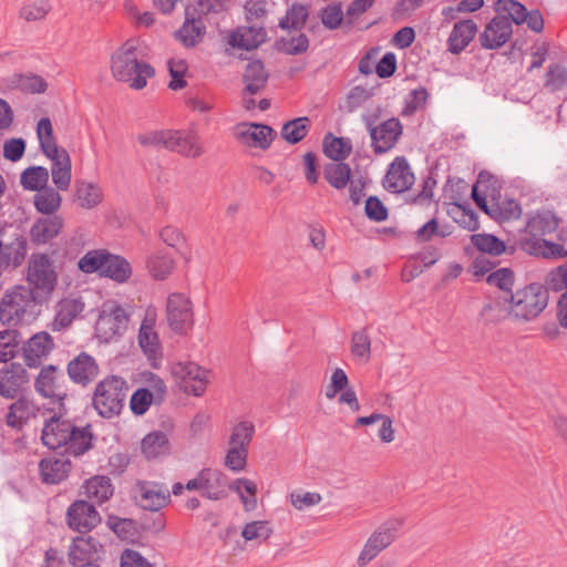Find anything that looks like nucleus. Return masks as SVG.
<instances>
[{"label": "nucleus", "mask_w": 567, "mask_h": 567, "mask_svg": "<svg viewBox=\"0 0 567 567\" xmlns=\"http://www.w3.org/2000/svg\"><path fill=\"white\" fill-rule=\"evenodd\" d=\"M165 148L189 158L199 157L204 153L198 136L192 131L168 130Z\"/></svg>", "instance_id": "obj_23"}, {"label": "nucleus", "mask_w": 567, "mask_h": 567, "mask_svg": "<svg viewBox=\"0 0 567 567\" xmlns=\"http://www.w3.org/2000/svg\"><path fill=\"white\" fill-rule=\"evenodd\" d=\"M128 316L121 306L103 310L96 321V330L105 340L122 336L127 329Z\"/></svg>", "instance_id": "obj_22"}, {"label": "nucleus", "mask_w": 567, "mask_h": 567, "mask_svg": "<svg viewBox=\"0 0 567 567\" xmlns=\"http://www.w3.org/2000/svg\"><path fill=\"white\" fill-rule=\"evenodd\" d=\"M278 49L289 55H298L305 53L309 48V39L306 34L300 33L299 35L285 39L281 38L278 41Z\"/></svg>", "instance_id": "obj_62"}, {"label": "nucleus", "mask_w": 567, "mask_h": 567, "mask_svg": "<svg viewBox=\"0 0 567 567\" xmlns=\"http://www.w3.org/2000/svg\"><path fill=\"white\" fill-rule=\"evenodd\" d=\"M487 284L496 286L506 293H513L514 272L509 268H499L487 276Z\"/></svg>", "instance_id": "obj_64"}, {"label": "nucleus", "mask_w": 567, "mask_h": 567, "mask_svg": "<svg viewBox=\"0 0 567 567\" xmlns=\"http://www.w3.org/2000/svg\"><path fill=\"white\" fill-rule=\"evenodd\" d=\"M94 434L91 424L78 426L72 421L66 431L65 440L62 447L65 456H81L94 446Z\"/></svg>", "instance_id": "obj_16"}, {"label": "nucleus", "mask_w": 567, "mask_h": 567, "mask_svg": "<svg viewBox=\"0 0 567 567\" xmlns=\"http://www.w3.org/2000/svg\"><path fill=\"white\" fill-rule=\"evenodd\" d=\"M567 85V68L559 64H550L545 76V86L551 91H560Z\"/></svg>", "instance_id": "obj_59"}, {"label": "nucleus", "mask_w": 567, "mask_h": 567, "mask_svg": "<svg viewBox=\"0 0 567 567\" xmlns=\"http://www.w3.org/2000/svg\"><path fill=\"white\" fill-rule=\"evenodd\" d=\"M65 522L72 530L85 534L100 524L101 516L94 504L76 499L66 509Z\"/></svg>", "instance_id": "obj_9"}, {"label": "nucleus", "mask_w": 567, "mask_h": 567, "mask_svg": "<svg viewBox=\"0 0 567 567\" xmlns=\"http://www.w3.org/2000/svg\"><path fill=\"white\" fill-rule=\"evenodd\" d=\"M558 221L553 212L537 210L527 217L525 233L529 237L526 236L525 238H543L558 228Z\"/></svg>", "instance_id": "obj_28"}, {"label": "nucleus", "mask_w": 567, "mask_h": 567, "mask_svg": "<svg viewBox=\"0 0 567 567\" xmlns=\"http://www.w3.org/2000/svg\"><path fill=\"white\" fill-rule=\"evenodd\" d=\"M84 303L80 298H64L58 305V311L52 322L54 331L68 328L73 320L83 311Z\"/></svg>", "instance_id": "obj_35"}, {"label": "nucleus", "mask_w": 567, "mask_h": 567, "mask_svg": "<svg viewBox=\"0 0 567 567\" xmlns=\"http://www.w3.org/2000/svg\"><path fill=\"white\" fill-rule=\"evenodd\" d=\"M101 276L118 284L126 282L132 276L131 264L124 257L107 251Z\"/></svg>", "instance_id": "obj_38"}, {"label": "nucleus", "mask_w": 567, "mask_h": 567, "mask_svg": "<svg viewBox=\"0 0 567 567\" xmlns=\"http://www.w3.org/2000/svg\"><path fill=\"white\" fill-rule=\"evenodd\" d=\"M71 420L64 419L60 415H52L44 422L42 429L41 440L43 445L50 450L61 449L65 440L66 431Z\"/></svg>", "instance_id": "obj_30"}, {"label": "nucleus", "mask_w": 567, "mask_h": 567, "mask_svg": "<svg viewBox=\"0 0 567 567\" xmlns=\"http://www.w3.org/2000/svg\"><path fill=\"white\" fill-rule=\"evenodd\" d=\"M324 155L333 162H343L352 152V143L348 137H337L327 133L322 140Z\"/></svg>", "instance_id": "obj_42"}, {"label": "nucleus", "mask_w": 567, "mask_h": 567, "mask_svg": "<svg viewBox=\"0 0 567 567\" xmlns=\"http://www.w3.org/2000/svg\"><path fill=\"white\" fill-rule=\"evenodd\" d=\"M476 32L477 24L472 19L456 22L447 40L449 51L453 54H460L474 39Z\"/></svg>", "instance_id": "obj_33"}, {"label": "nucleus", "mask_w": 567, "mask_h": 567, "mask_svg": "<svg viewBox=\"0 0 567 567\" xmlns=\"http://www.w3.org/2000/svg\"><path fill=\"white\" fill-rule=\"evenodd\" d=\"M75 197L82 208L91 209L102 202V189L97 184L78 181L75 183Z\"/></svg>", "instance_id": "obj_46"}, {"label": "nucleus", "mask_w": 567, "mask_h": 567, "mask_svg": "<svg viewBox=\"0 0 567 567\" xmlns=\"http://www.w3.org/2000/svg\"><path fill=\"white\" fill-rule=\"evenodd\" d=\"M35 416V406L27 398H19L10 404L6 415V423L14 430H22L24 424Z\"/></svg>", "instance_id": "obj_36"}, {"label": "nucleus", "mask_w": 567, "mask_h": 567, "mask_svg": "<svg viewBox=\"0 0 567 567\" xmlns=\"http://www.w3.org/2000/svg\"><path fill=\"white\" fill-rule=\"evenodd\" d=\"M63 228L64 219L62 216H42L30 227L29 237L33 245L44 246L59 237Z\"/></svg>", "instance_id": "obj_20"}, {"label": "nucleus", "mask_w": 567, "mask_h": 567, "mask_svg": "<svg viewBox=\"0 0 567 567\" xmlns=\"http://www.w3.org/2000/svg\"><path fill=\"white\" fill-rule=\"evenodd\" d=\"M547 285L530 284L511 293L505 301L511 302V312L518 319L529 321L538 317L548 303Z\"/></svg>", "instance_id": "obj_4"}, {"label": "nucleus", "mask_w": 567, "mask_h": 567, "mask_svg": "<svg viewBox=\"0 0 567 567\" xmlns=\"http://www.w3.org/2000/svg\"><path fill=\"white\" fill-rule=\"evenodd\" d=\"M106 256V249L90 250L80 258L78 267L85 274L99 272L101 275Z\"/></svg>", "instance_id": "obj_55"}, {"label": "nucleus", "mask_w": 567, "mask_h": 567, "mask_svg": "<svg viewBox=\"0 0 567 567\" xmlns=\"http://www.w3.org/2000/svg\"><path fill=\"white\" fill-rule=\"evenodd\" d=\"M42 297L31 287L17 285L7 289L0 300V323L17 327L34 321Z\"/></svg>", "instance_id": "obj_1"}, {"label": "nucleus", "mask_w": 567, "mask_h": 567, "mask_svg": "<svg viewBox=\"0 0 567 567\" xmlns=\"http://www.w3.org/2000/svg\"><path fill=\"white\" fill-rule=\"evenodd\" d=\"M72 470V463L68 456L51 455L39 462L41 482L47 485H58L65 481Z\"/></svg>", "instance_id": "obj_18"}, {"label": "nucleus", "mask_w": 567, "mask_h": 567, "mask_svg": "<svg viewBox=\"0 0 567 567\" xmlns=\"http://www.w3.org/2000/svg\"><path fill=\"white\" fill-rule=\"evenodd\" d=\"M513 28L508 17L496 16L485 27L480 34L482 48L495 50L503 47L511 38Z\"/></svg>", "instance_id": "obj_17"}, {"label": "nucleus", "mask_w": 567, "mask_h": 567, "mask_svg": "<svg viewBox=\"0 0 567 567\" xmlns=\"http://www.w3.org/2000/svg\"><path fill=\"white\" fill-rule=\"evenodd\" d=\"M229 489L237 492L247 512L252 511L257 506L256 493L257 486L247 478H237L229 486Z\"/></svg>", "instance_id": "obj_53"}, {"label": "nucleus", "mask_w": 567, "mask_h": 567, "mask_svg": "<svg viewBox=\"0 0 567 567\" xmlns=\"http://www.w3.org/2000/svg\"><path fill=\"white\" fill-rule=\"evenodd\" d=\"M49 171L43 166H30L21 173L20 184L27 190L39 192L48 187Z\"/></svg>", "instance_id": "obj_48"}, {"label": "nucleus", "mask_w": 567, "mask_h": 567, "mask_svg": "<svg viewBox=\"0 0 567 567\" xmlns=\"http://www.w3.org/2000/svg\"><path fill=\"white\" fill-rule=\"evenodd\" d=\"M495 182L494 176L486 172L482 171L478 174L477 183L472 188V198L476 203V205L491 218L495 220V216H499V212L496 209L497 207V200L495 198H492L491 202L486 200V195H483L478 192L480 187H485L488 189L489 184Z\"/></svg>", "instance_id": "obj_41"}, {"label": "nucleus", "mask_w": 567, "mask_h": 567, "mask_svg": "<svg viewBox=\"0 0 567 567\" xmlns=\"http://www.w3.org/2000/svg\"><path fill=\"white\" fill-rule=\"evenodd\" d=\"M154 401V394L147 388L137 389L131 396L130 408L133 414L143 415Z\"/></svg>", "instance_id": "obj_60"}, {"label": "nucleus", "mask_w": 567, "mask_h": 567, "mask_svg": "<svg viewBox=\"0 0 567 567\" xmlns=\"http://www.w3.org/2000/svg\"><path fill=\"white\" fill-rule=\"evenodd\" d=\"M66 371L71 381L87 385L97 377L99 365L92 355L81 352L68 363Z\"/></svg>", "instance_id": "obj_25"}, {"label": "nucleus", "mask_w": 567, "mask_h": 567, "mask_svg": "<svg viewBox=\"0 0 567 567\" xmlns=\"http://www.w3.org/2000/svg\"><path fill=\"white\" fill-rule=\"evenodd\" d=\"M29 382L27 370L20 363H10L0 369V396L12 400Z\"/></svg>", "instance_id": "obj_21"}, {"label": "nucleus", "mask_w": 567, "mask_h": 567, "mask_svg": "<svg viewBox=\"0 0 567 567\" xmlns=\"http://www.w3.org/2000/svg\"><path fill=\"white\" fill-rule=\"evenodd\" d=\"M454 220L468 230H476L480 227L477 214L470 207L463 204H454V208L451 212Z\"/></svg>", "instance_id": "obj_58"}, {"label": "nucleus", "mask_w": 567, "mask_h": 567, "mask_svg": "<svg viewBox=\"0 0 567 567\" xmlns=\"http://www.w3.org/2000/svg\"><path fill=\"white\" fill-rule=\"evenodd\" d=\"M51 6L48 0H37L21 7L19 17L27 22L43 20L50 12Z\"/></svg>", "instance_id": "obj_57"}, {"label": "nucleus", "mask_w": 567, "mask_h": 567, "mask_svg": "<svg viewBox=\"0 0 567 567\" xmlns=\"http://www.w3.org/2000/svg\"><path fill=\"white\" fill-rule=\"evenodd\" d=\"M414 181L415 177L408 159L404 156H398L388 168L383 187L388 192L399 194L410 189Z\"/></svg>", "instance_id": "obj_15"}, {"label": "nucleus", "mask_w": 567, "mask_h": 567, "mask_svg": "<svg viewBox=\"0 0 567 567\" xmlns=\"http://www.w3.org/2000/svg\"><path fill=\"white\" fill-rule=\"evenodd\" d=\"M111 71L117 81L127 83L134 90L144 89L147 79L155 75V69L151 64L138 60L137 48L131 40L112 54Z\"/></svg>", "instance_id": "obj_2"}, {"label": "nucleus", "mask_w": 567, "mask_h": 567, "mask_svg": "<svg viewBox=\"0 0 567 567\" xmlns=\"http://www.w3.org/2000/svg\"><path fill=\"white\" fill-rule=\"evenodd\" d=\"M495 10L505 13L504 16L509 18L511 24L513 22L522 24L526 20L527 9L516 0H497Z\"/></svg>", "instance_id": "obj_56"}, {"label": "nucleus", "mask_w": 567, "mask_h": 567, "mask_svg": "<svg viewBox=\"0 0 567 567\" xmlns=\"http://www.w3.org/2000/svg\"><path fill=\"white\" fill-rule=\"evenodd\" d=\"M181 377V386L186 393L199 396L205 392L208 371L194 362L178 363L174 369Z\"/></svg>", "instance_id": "obj_19"}, {"label": "nucleus", "mask_w": 567, "mask_h": 567, "mask_svg": "<svg viewBox=\"0 0 567 567\" xmlns=\"http://www.w3.org/2000/svg\"><path fill=\"white\" fill-rule=\"evenodd\" d=\"M147 268L153 278L165 279L174 268V260L162 252H155L147 259Z\"/></svg>", "instance_id": "obj_52"}, {"label": "nucleus", "mask_w": 567, "mask_h": 567, "mask_svg": "<svg viewBox=\"0 0 567 567\" xmlns=\"http://www.w3.org/2000/svg\"><path fill=\"white\" fill-rule=\"evenodd\" d=\"M166 319L169 328L176 333H186L194 323L190 300L183 293H172L167 298Z\"/></svg>", "instance_id": "obj_8"}, {"label": "nucleus", "mask_w": 567, "mask_h": 567, "mask_svg": "<svg viewBox=\"0 0 567 567\" xmlns=\"http://www.w3.org/2000/svg\"><path fill=\"white\" fill-rule=\"evenodd\" d=\"M351 354L360 361L367 363L371 358V338L367 328H362L352 333Z\"/></svg>", "instance_id": "obj_50"}, {"label": "nucleus", "mask_w": 567, "mask_h": 567, "mask_svg": "<svg viewBox=\"0 0 567 567\" xmlns=\"http://www.w3.org/2000/svg\"><path fill=\"white\" fill-rule=\"evenodd\" d=\"M22 343V358L29 368L40 367L54 348V341L47 331L37 332Z\"/></svg>", "instance_id": "obj_13"}, {"label": "nucleus", "mask_w": 567, "mask_h": 567, "mask_svg": "<svg viewBox=\"0 0 567 567\" xmlns=\"http://www.w3.org/2000/svg\"><path fill=\"white\" fill-rule=\"evenodd\" d=\"M403 133V125L396 117L388 118L371 130V147L375 154L392 150Z\"/></svg>", "instance_id": "obj_14"}, {"label": "nucleus", "mask_w": 567, "mask_h": 567, "mask_svg": "<svg viewBox=\"0 0 567 567\" xmlns=\"http://www.w3.org/2000/svg\"><path fill=\"white\" fill-rule=\"evenodd\" d=\"M545 282L554 292L564 291L557 303V320L563 328L567 329V261L551 269Z\"/></svg>", "instance_id": "obj_24"}, {"label": "nucleus", "mask_w": 567, "mask_h": 567, "mask_svg": "<svg viewBox=\"0 0 567 567\" xmlns=\"http://www.w3.org/2000/svg\"><path fill=\"white\" fill-rule=\"evenodd\" d=\"M248 450L230 446L226 453L224 465L234 473L244 471L247 466Z\"/></svg>", "instance_id": "obj_63"}, {"label": "nucleus", "mask_w": 567, "mask_h": 567, "mask_svg": "<svg viewBox=\"0 0 567 567\" xmlns=\"http://www.w3.org/2000/svg\"><path fill=\"white\" fill-rule=\"evenodd\" d=\"M141 450L147 460L165 455L169 451L168 437L162 431L151 432L142 440Z\"/></svg>", "instance_id": "obj_43"}, {"label": "nucleus", "mask_w": 567, "mask_h": 567, "mask_svg": "<svg viewBox=\"0 0 567 567\" xmlns=\"http://www.w3.org/2000/svg\"><path fill=\"white\" fill-rule=\"evenodd\" d=\"M495 182L494 176L486 172L482 171L478 174L477 183L472 188V198L476 203V205L491 218L495 220V216H499V212L496 209L497 207V200L495 198H492L491 202L486 200V195H483L478 192L480 187H485L488 189L489 184Z\"/></svg>", "instance_id": "obj_40"}, {"label": "nucleus", "mask_w": 567, "mask_h": 567, "mask_svg": "<svg viewBox=\"0 0 567 567\" xmlns=\"http://www.w3.org/2000/svg\"><path fill=\"white\" fill-rule=\"evenodd\" d=\"M269 80V73L261 60L249 61L244 70V94L256 95L264 91Z\"/></svg>", "instance_id": "obj_29"}, {"label": "nucleus", "mask_w": 567, "mask_h": 567, "mask_svg": "<svg viewBox=\"0 0 567 567\" xmlns=\"http://www.w3.org/2000/svg\"><path fill=\"white\" fill-rule=\"evenodd\" d=\"M35 209L43 216L56 215L62 204V197L60 193L53 187H45L33 197Z\"/></svg>", "instance_id": "obj_44"}, {"label": "nucleus", "mask_w": 567, "mask_h": 567, "mask_svg": "<svg viewBox=\"0 0 567 567\" xmlns=\"http://www.w3.org/2000/svg\"><path fill=\"white\" fill-rule=\"evenodd\" d=\"M81 494L85 495L92 504L95 503L100 505L113 496L114 486L110 477L95 475L82 484Z\"/></svg>", "instance_id": "obj_32"}, {"label": "nucleus", "mask_w": 567, "mask_h": 567, "mask_svg": "<svg viewBox=\"0 0 567 567\" xmlns=\"http://www.w3.org/2000/svg\"><path fill=\"white\" fill-rule=\"evenodd\" d=\"M471 241L481 252L492 256H499L506 249L505 243L492 234L472 235Z\"/></svg>", "instance_id": "obj_49"}, {"label": "nucleus", "mask_w": 567, "mask_h": 567, "mask_svg": "<svg viewBox=\"0 0 567 567\" xmlns=\"http://www.w3.org/2000/svg\"><path fill=\"white\" fill-rule=\"evenodd\" d=\"M206 33V27L202 19H196L189 12V8L185 10V21L175 32V38L186 48L197 45Z\"/></svg>", "instance_id": "obj_34"}, {"label": "nucleus", "mask_w": 567, "mask_h": 567, "mask_svg": "<svg viewBox=\"0 0 567 567\" xmlns=\"http://www.w3.org/2000/svg\"><path fill=\"white\" fill-rule=\"evenodd\" d=\"M127 391L128 384L123 378L109 375L95 386L92 396L93 408L100 416L112 419L122 412Z\"/></svg>", "instance_id": "obj_3"}, {"label": "nucleus", "mask_w": 567, "mask_h": 567, "mask_svg": "<svg viewBox=\"0 0 567 567\" xmlns=\"http://www.w3.org/2000/svg\"><path fill=\"white\" fill-rule=\"evenodd\" d=\"M520 247L529 255L542 256L548 259L567 257V249L561 244L553 243L544 238H522Z\"/></svg>", "instance_id": "obj_31"}, {"label": "nucleus", "mask_w": 567, "mask_h": 567, "mask_svg": "<svg viewBox=\"0 0 567 567\" xmlns=\"http://www.w3.org/2000/svg\"><path fill=\"white\" fill-rule=\"evenodd\" d=\"M103 546L92 536L76 537L69 548V561L73 567L97 566Z\"/></svg>", "instance_id": "obj_11"}, {"label": "nucleus", "mask_w": 567, "mask_h": 567, "mask_svg": "<svg viewBox=\"0 0 567 567\" xmlns=\"http://www.w3.org/2000/svg\"><path fill=\"white\" fill-rule=\"evenodd\" d=\"M135 489L137 504L146 511L158 512L171 501V492L163 483L137 481Z\"/></svg>", "instance_id": "obj_12"}, {"label": "nucleus", "mask_w": 567, "mask_h": 567, "mask_svg": "<svg viewBox=\"0 0 567 567\" xmlns=\"http://www.w3.org/2000/svg\"><path fill=\"white\" fill-rule=\"evenodd\" d=\"M9 227L8 224H0V276L10 267L21 266L28 254L27 238L20 233H16L11 241L3 243V237Z\"/></svg>", "instance_id": "obj_10"}, {"label": "nucleus", "mask_w": 567, "mask_h": 567, "mask_svg": "<svg viewBox=\"0 0 567 567\" xmlns=\"http://www.w3.org/2000/svg\"><path fill=\"white\" fill-rule=\"evenodd\" d=\"M275 131L265 124H250L249 127L239 131L238 138L248 146L267 150L274 138Z\"/></svg>", "instance_id": "obj_37"}, {"label": "nucleus", "mask_w": 567, "mask_h": 567, "mask_svg": "<svg viewBox=\"0 0 567 567\" xmlns=\"http://www.w3.org/2000/svg\"><path fill=\"white\" fill-rule=\"evenodd\" d=\"M255 435V425L248 421H241L233 427L228 440L229 446L248 450Z\"/></svg>", "instance_id": "obj_54"}, {"label": "nucleus", "mask_w": 567, "mask_h": 567, "mask_svg": "<svg viewBox=\"0 0 567 567\" xmlns=\"http://www.w3.org/2000/svg\"><path fill=\"white\" fill-rule=\"evenodd\" d=\"M138 344L152 365L156 368L163 358V351L153 320H143L138 331Z\"/></svg>", "instance_id": "obj_26"}, {"label": "nucleus", "mask_w": 567, "mask_h": 567, "mask_svg": "<svg viewBox=\"0 0 567 567\" xmlns=\"http://www.w3.org/2000/svg\"><path fill=\"white\" fill-rule=\"evenodd\" d=\"M271 534L272 528L269 526L267 520H254L247 523L241 530V536L245 540H267Z\"/></svg>", "instance_id": "obj_61"}, {"label": "nucleus", "mask_w": 567, "mask_h": 567, "mask_svg": "<svg viewBox=\"0 0 567 567\" xmlns=\"http://www.w3.org/2000/svg\"><path fill=\"white\" fill-rule=\"evenodd\" d=\"M28 281L33 290L42 295H50L56 284V275L50 258L45 254L32 256L28 267Z\"/></svg>", "instance_id": "obj_7"}, {"label": "nucleus", "mask_w": 567, "mask_h": 567, "mask_svg": "<svg viewBox=\"0 0 567 567\" xmlns=\"http://www.w3.org/2000/svg\"><path fill=\"white\" fill-rule=\"evenodd\" d=\"M495 182L494 176L486 172L482 171L478 174L477 183L472 188V198L476 203V205L491 218L495 220V216H499V212L496 209L497 207V200L495 198H492L491 202L486 200V195H483L478 192L480 187H485L488 189L489 184Z\"/></svg>", "instance_id": "obj_39"}, {"label": "nucleus", "mask_w": 567, "mask_h": 567, "mask_svg": "<svg viewBox=\"0 0 567 567\" xmlns=\"http://www.w3.org/2000/svg\"><path fill=\"white\" fill-rule=\"evenodd\" d=\"M202 496L210 501H219L228 495L227 476L215 468H203Z\"/></svg>", "instance_id": "obj_27"}, {"label": "nucleus", "mask_w": 567, "mask_h": 567, "mask_svg": "<svg viewBox=\"0 0 567 567\" xmlns=\"http://www.w3.org/2000/svg\"><path fill=\"white\" fill-rule=\"evenodd\" d=\"M308 8L300 3H293L279 20V27L284 30H301L308 19Z\"/></svg>", "instance_id": "obj_51"}, {"label": "nucleus", "mask_w": 567, "mask_h": 567, "mask_svg": "<svg viewBox=\"0 0 567 567\" xmlns=\"http://www.w3.org/2000/svg\"><path fill=\"white\" fill-rule=\"evenodd\" d=\"M34 390L53 403H61L68 396L69 391L63 370L53 364L43 367L35 378Z\"/></svg>", "instance_id": "obj_5"}, {"label": "nucleus", "mask_w": 567, "mask_h": 567, "mask_svg": "<svg viewBox=\"0 0 567 567\" xmlns=\"http://www.w3.org/2000/svg\"><path fill=\"white\" fill-rule=\"evenodd\" d=\"M399 525L400 523H386L377 528L364 543L355 560L357 567L368 566L381 551L388 548L396 538Z\"/></svg>", "instance_id": "obj_6"}, {"label": "nucleus", "mask_w": 567, "mask_h": 567, "mask_svg": "<svg viewBox=\"0 0 567 567\" xmlns=\"http://www.w3.org/2000/svg\"><path fill=\"white\" fill-rule=\"evenodd\" d=\"M311 121L308 116H301L286 122L281 127V137L289 144H297L309 133Z\"/></svg>", "instance_id": "obj_47"}, {"label": "nucleus", "mask_w": 567, "mask_h": 567, "mask_svg": "<svg viewBox=\"0 0 567 567\" xmlns=\"http://www.w3.org/2000/svg\"><path fill=\"white\" fill-rule=\"evenodd\" d=\"M323 177L336 189H343L351 181V168L344 162L328 163L323 167Z\"/></svg>", "instance_id": "obj_45"}]
</instances>
